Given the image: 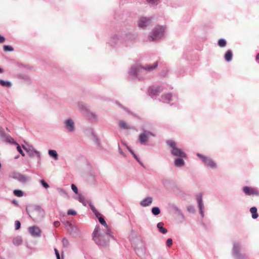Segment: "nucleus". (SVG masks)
<instances>
[{
  "mask_svg": "<svg viewBox=\"0 0 259 259\" xmlns=\"http://www.w3.org/2000/svg\"><path fill=\"white\" fill-rule=\"evenodd\" d=\"M100 227L96 226L93 233V239L97 245L104 247L108 244L109 241V236H111V233L109 235H107L106 231L103 234L100 233Z\"/></svg>",
  "mask_w": 259,
  "mask_h": 259,
  "instance_id": "obj_1",
  "label": "nucleus"
},
{
  "mask_svg": "<svg viewBox=\"0 0 259 259\" xmlns=\"http://www.w3.org/2000/svg\"><path fill=\"white\" fill-rule=\"evenodd\" d=\"M232 255L234 259H249L245 254L241 253L240 245L237 242L233 243Z\"/></svg>",
  "mask_w": 259,
  "mask_h": 259,
  "instance_id": "obj_2",
  "label": "nucleus"
},
{
  "mask_svg": "<svg viewBox=\"0 0 259 259\" xmlns=\"http://www.w3.org/2000/svg\"><path fill=\"white\" fill-rule=\"evenodd\" d=\"M44 211L39 206H36L29 214L30 217L35 222H38L41 220L44 217Z\"/></svg>",
  "mask_w": 259,
  "mask_h": 259,
  "instance_id": "obj_3",
  "label": "nucleus"
},
{
  "mask_svg": "<svg viewBox=\"0 0 259 259\" xmlns=\"http://www.w3.org/2000/svg\"><path fill=\"white\" fill-rule=\"evenodd\" d=\"M167 144L172 149L171 150V154L178 157H186V154L182 150L176 147V143L171 140L167 141Z\"/></svg>",
  "mask_w": 259,
  "mask_h": 259,
  "instance_id": "obj_4",
  "label": "nucleus"
},
{
  "mask_svg": "<svg viewBox=\"0 0 259 259\" xmlns=\"http://www.w3.org/2000/svg\"><path fill=\"white\" fill-rule=\"evenodd\" d=\"M10 177L17 180L22 184H25L31 181V177L19 172H14L10 174Z\"/></svg>",
  "mask_w": 259,
  "mask_h": 259,
  "instance_id": "obj_5",
  "label": "nucleus"
},
{
  "mask_svg": "<svg viewBox=\"0 0 259 259\" xmlns=\"http://www.w3.org/2000/svg\"><path fill=\"white\" fill-rule=\"evenodd\" d=\"M151 136L152 137L156 136L155 134L147 130H144V132L139 135L138 141L141 145H147L149 137Z\"/></svg>",
  "mask_w": 259,
  "mask_h": 259,
  "instance_id": "obj_6",
  "label": "nucleus"
},
{
  "mask_svg": "<svg viewBox=\"0 0 259 259\" xmlns=\"http://www.w3.org/2000/svg\"><path fill=\"white\" fill-rule=\"evenodd\" d=\"M165 30V28L163 26H158L151 33L149 37L150 41L154 40L157 38H160L163 36Z\"/></svg>",
  "mask_w": 259,
  "mask_h": 259,
  "instance_id": "obj_7",
  "label": "nucleus"
},
{
  "mask_svg": "<svg viewBox=\"0 0 259 259\" xmlns=\"http://www.w3.org/2000/svg\"><path fill=\"white\" fill-rule=\"evenodd\" d=\"M22 147L24 150L27 152L30 157H34V156H36L38 160L40 159V152L36 150L32 146L28 145L27 146H24L23 145Z\"/></svg>",
  "mask_w": 259,
  "mask_h": 259,
  "instance_id": "obj_8",
  "label": "nucleus"
},
{
  "mask_svg": "<svg viewBox=\"0 0 259 259\" xmlns=\"http://www.w3.org/2000/svg\"><path fill=\"white\" fill-rule=\"evenodd\" d=\"M197 155L204 162L207 166L209 168H215L217 165L210 158L203 156L199 153H197Z\"/></svg>",
  "mask_w": 259,
  "mask_h": 259,
  "instance_id": "obj_9",
  "label": "nucleus"
},
{
  "mask_svg": "<svg viewBox=\"0 0 259 259\" xmlns=\"http://www.w3.org/2000/svg\"><path fill=\"white\" fill-rule=\"evenodd\" d=\"M65 128L69 133H73L75 130L74 121L71 118H68L64 121Z\"/></svg>",
  "mask_w": 259,
  "mask_h": 259,
  "instance_id": "obj_10",
  "label": "nucleus"
},
{
  "mask_svg": "<svg viewBox=\"0 0 259 259\" xmlns=\"http://www.w3.org/2000/svg\"><path fill=\"white\" fill-rule=\"evenodd\" d=\"M29 232L30 235L34 237H39L41 236V231L40 229L37 226H31L29 228Z\"/></svg>",
  "mask_w": 259,
  "mask_h": 259,
  "instance_id": "obj_11",
  "label": "nucleus"
},
{
  "mask_svg": "<svg viewBox=\"0 0 259 259\" xmlns=\"http://www.w3.org/2000/svg\"><path fill=\"white\" fill-rule=\"evenodd\" d=\"M243 191L247 195H259V192L255 189L248 186L243 187Z\"/></svg>",
  "mask_w": 259,
  "mask_h": 259,
  "instance_id": "obj_12",
  "label": "nucleus"
},
{
  "mask_svg": "<svg viewBox=\"0 0 259 259\" xmlns=\"http://www.w3.org/2000/svg\"><path fill=\"white\" fill-rule=\"evenodd\" d=\"M151 20L146 17H142L140 18L138 26L141 28H144L151 23Z\"/></svg>",
  "mask_w": 259,
  "mask_h": 259,
  "instance_id": "obj_13",
  "label": "nucleus"
},
{
  "mask_svg": "<svg viewBox=\"0 0 259 259\" xmlns=\"http://www.w3.org/2000/svg\"><path fill=\"white\" fill-rule=\"evenodd\" d=\"M153 202V198L152 197H147L140 201V204L143 207H147L150 206Z\"/></svg>",
  "mask_w": 259,
  "mask_h": 259,
  "instance_id": "obj_14",
  "label": "nucleus"
},
{
  "mask_svg": "<svg viewBox=\"0 0 259 259\" xmlns=\"http://www.w3.org/2000/svg\"><path fill=\"white\" fill-rule=\"evenodd\" d=\"M96 216L98 218V219H99V222L102 225H103L104 227H106V233L107 235H109L110 233H111V231L110 230V229L108 228V226L107 225V223L106 222H105V220L103 218L101 217H99L98 215H100V214L97 213H96Z\"/></svg>",
  "mask_w": 259,
  "mask_h": 259,
  "instance_id": "obj_15",
  "label": "nucleus"
},
{
  "mask_svg": "<svg viewBox=\"0 0 259 259\" xmlns=\"http://www.w3.org/2000/svg\"><path fill=\"white\" fill-rule=\"evenodd\" d=\"M86 118L91 122H95L98 121L97 114H86Z\"/></svg>",
  "mask_w": 259,
  "mask_h": 259,
  "instance_id": "obj_16",
  "label": "nucleus"
},
{
  "mask_svg": "<svg viewBox=\"0 0 259 259\" xmlns=\"http://www.w3.org/2000/svg\"><path fill=\"white\" fill-rule=\"evenodd\" d=\"M118 125L119 127L124 130H128L131 129L132 127L127 124L124 121L122 120H120L118 121Z\"/></svg>",
  "mask_w": 259,
  "mask_h": 259,
  "instance_id": "obj_17",
  "label": "nucleus"
},
{
  "mask_svg": "<svg viewBox=\"0 0 259 259\" xmlns=\"http://www.w3.org/2000/svg\"><path fill=\"white\" fill-rule=\"evenodd\" d=\"M182 158V157H179L175 159L174 163L176 166L182 167L184 165L185 162Z\"/></svg>",
  "mask_w": 259,
  "mask_h": 259,
  "instance_id": "obj_18",
  "label": "nucleus"
},
{
  "mask_svg": "<svg viewBox=\"0 0 259 259\" xmlns=\"http://www.w3.org/2000/svg\"><path fill=\"white\" fill-rule=\"evenodd\" d=\"M164 224L162 222H159L157 225V227L158 228L159 231L162 234H166L167 232V230L166 228H164L163 226Z\"/></svg>",
  "mask_w": 259,
  "mask_h": 259,
  "instance_id": "obj_19",
  "label": "nucleus"
},
{
  "mask_svg": "<svg viewBox=\"0 0 259 259\" xmlns=\"http://www.w3.org/2000/svg\"><path fill=\"white\" fill-rule=\"evenodd\" d=\"M22 243V239L21 237L18 236L15 237L13 239V243L15 246H19Z\"/></svg>",
  "mask_w": 259,
  "mask_h": 259,
  "instance_id": "obj_20",
  "label": "nucleus"
},
{
  "mask_svg": "<svg viewBox=\"0 0 259 259\" xmlns=\"http://www.w3.org/2000/svg\"><path fill=\"white\" fill-rule=\"evenodd\" d=\"M171 208L175 213L180 215L183 219H184V216L182 211L177 206H176V205H172L171 206Z\"/></svg>",
  "mask_w": 259,
  "mask_h": 259,
  "instance_id": "obj_21",
  "label": "nucleus"
},
{
  "mask_svg": "<svg viewBox=\"0 0 259 259\" xmlns=\"http://www.w3.org/2000/svg\"><path fill=\"white\" fill-rule=\"evenodd\" d=\"M197 201H198L199 209H203L204 205H203V201H202V195L201 194L198 195L197 196Z\"/></svg>",
  "mask_w": 259,
  "mask_h": 259,
  "instance_id": "obj_22",
  "label": "nucleus"
},
{
  "mask_svg": "<svg viewBox=\"0 0 259 259\" xmlns=\"http://www.w3.org/2000/svg\"><path fill=\"white\" fill-rule=\"evenodd\" d=\"M233 54L231 50H228L225 55V60L227 62H230L232 59Z\"/></svg>",
  "mask_w": 259,
  "mask_h": 259,
  "instance_id": "obj_23",
  "label": "nucleus"
},
{
  "mask_svg": "<svg viewBox=\"0 0 259 259\" xmlns=\"http://www.w3.org/2000/svg\"><path fill=\"white\" fill-rule=\"evenodd\" d=\"M157 65H158V63H157V62H156L155 63H154L153 65L145 66L143 67V68L148 71H150L153 70L154 69H155L157 67Z\"/></svg>",
  "mask_w": 259,
  "mask_h": 259,
  "instance_id": "obj_24",
  "label": "nucleus"
},
{
  "mask_svg": "<svg viewBox=\"0 0 259 259\" xmlns=\"http://www.w3.org/2000/svg\"><path fill=\"white\" fill-rule=\"evenodd\" d=\"M49 155L54 158L55 160L58 159V155L56 151L54 150H49L48 151Z\"/></svg>",
  "mask_w": 259,
  "mask_h": 259,
  "instance_id": "obj_25",
  "label": "nucleus"
},
{
  "mask_svg": "<svg viewBox=\"0 0 259 259\" xmlns=\"http://www.w3.org/2000/svg\"><path fill=\"white\" fill-rule=\"evenodd\" d=\"M250 211L252 214V218L253 219H255L258 217V214L257 213V208L255 207H252L250 209Z\"/></svg>",
  "mask_w": 259,
  "mask_h": 259,
  "instance_id": "obj_26",
  "label": "nucleus"
},
{
  "mask_svg": "<svg viewBox=\"0 0 259 259\" xmlns=\"http://www.w3.org/2000/svg\"><path fill=\"white\" fill-rule=\"evenodd\" d=\"M3 138H5V140L9 143H13L14 144H17V143L16 142H15L14 140V139L10 136H7V135H5V136Z\"/></svg>",
  "mask_w": 259,
  "mask_h": 259,
  "instance_id": "obj_27",
  "label": "nucleus"
},
{
  "mask_svg": "<svg viewBox=\"0 0 259 259\" xmlns=\"http://www.w3.org/2000/svg\"><path fill=\"white\" fill-rule=\"evenodd\" d=\"M0 85L2 87H10L12 85L11 82L0 79Z\"/></svg>",
  "mask_w": 259,
  "mask_h": 259,
  "instance_id": "obj_28",
  "label": "nucleus"
},
{
  "mask_svg": "<svg viewBox=\"0 0 259 259\" xmlns=\"http://www.w3.org/2000/svg\"><path fill=\"white\" fill-rule=\"evenodd\" d=\"M13 194L17 197H22L24 195V192L18 189L14 190L13 191Z\"/></svg>",
  "mask_w": 259,
  "mask_h": 259,
  "instance_id": "obj_29",
  "label": "nucleus"
},
{
  "mask_svg": "<svg viewBox=\"0 0 259 259\" xmlns=\"http://www.w3.org/2000/svg\"><path fill=\"white\" fill-rule=\"evenodd\" d=\"M152 213L155 215H158L160 213V209L158 207H153L151 210Z\"/></svg>",
  "mask_w": 259,
  "mask_h": 259,
  "instance_id": "obj_30",
  "label": "nucleus"
},
{
  "mask_svg": "<svg viewBox=\"0 0 259 259\" xmlns=\"http://www.w3.org/2000/svg\"><path fill=\"white\" fill-rule=\"evenodd\" d=\"M171 95L170 94H166L162 96V99L166 101L169 102L171 99Z\"/></svg>",
  "mask_w": 259,
  "mask_h": 259,
  "instance_id": "obj_31",
  "label": "nucleus"
},
{
  "mask_svg": "<svg viewBox=\"0 0 259 259\" xmlns=\"http://www.w3.org/2000/svg\"><path fill=\"white\" fill-rule=\"evenodd\" d=\"M70 229L71 232L75 233L76 235L80 234V231L77 227L72 226Z\"/></svg>",
  "mask_w": 259,
  "mask_h": 259,
  "instance_id": "obj_32",
  "label": "nucleus"
},
{
  "mask_svg": "<svg viewBox=\"0 0 259 259\" xmlns=\"http://www.w3.org/2000/svg\"><path fill=\"white\" fill-rule=\"evenodd\" d=\"M226 41L224 39H220L219 41H218V45L220 47H224L226 46Z\"/></svg>",
  "mask_w": 259,
  "mask_h": 259,
  "instance_id": "obj_33",
  "label": "nucleus"
},
{
  "mask_svg": "<svg viewBox=\"0 0 259 259\" xmlns=\"http://www.w3.org/2000/svg\"><path fill=\"white\" fill-rule=\"evenodd\" d=\"M62 244L64 247L67 248L69 245V242L67 238H64L62 240Z\"/></svg>",
  "mask_w": 259,
  "mask_h": 259,
  "instance_id": "obj_34",
  "label": "nucleus"
},
{
  "mask_svg": "<svg viewBox=\"0 0 259 259\" xmlns=\"http://www.w3.org/2000/svg\"><path fill=\"white\" fill-rule=\"evenodd\" d=\"M4 50L5 52H11L14 50L13 48L10 46H4Z\"/></svg>",
  "mask_w": 259,
  "mask_h": 259,
  "instance_id": "obj_35",
  "label": "nucleus"
},
{
  "mask_svg": "<svg viewBox=\"0 0 259 259\" xmlns=\"http://www.w3.org/2000/svg\"><path fill=\"white\" fill-rule=\"evenodd\" d=\"M40 183L45 189H48L49 188V184L44 180H41L40 181Z\"/></svg>",
  "mask_w": 259,
  "mask_h": 259,
  "instance_id": "obj_36",
  "label": "nucleus"
},
{
  "mask_svg": "<svg viewBox=\"0 0 259 259\" xmlns=\"http://www.w3.org/2000/svg\"><path fill=\"white\" fill-rule=\"evenodd\" d=\"M78 201L82 203L84 206L86 205L85 202V198L83 196L79 195L78 197Z\"/></svg>",
  "mask_w": 259,
  "mask_h": 259,
  "instance_id": "obj_37",
  "label": "nucleus"
},
{
  "mask_svg": "<svg viewBox=\"0 0 259 259\" xmlns=\"http://www.w3.org/2000/svg\"><path fill=\"white\" fill-rule=\"evenodd\" d=\"M17 145V149L18 151L21 154L22 156H25V153L23 152L20 145L17 143V144H15Z\"/></svg>",
  "mask_w": 259,
  "mask_h": 259,
  "instance_id": "obj_38",
  "label": "nucleus"
},
{
  "mask_svg": "<svg viewBox=\"0 0 259 259\" xmlns=\"http://www.w3.org/2000/svg\"><path fill=\"white\" fill-rule=\"evenodd\" d=\"M67 214L75 215L76 214V211H75L73 209H69L67 211Z\"/></svg>",
  "mask_w": 259,
  "mask_h": 259,
  "instance_id": "obj_39",
  "label": "nucleus"
},
{
  "mask_svg": "<svg viewBox=\"0 0 259 259\" xmlns=\"http://www.w3.org/2000/svg\"><path fill=\"white\" fill-rule=\"evenodd\" d=\"M71 189L75 194L78 193V189H77V187L74 184L71 185Z\"/></svg>",
  "mask_w": 259,
  "mask_h": 259,
  "instance_id": "obj_40",
  "label": "nucleus"
},
{
  "mask_svg": "<svg viewBox=\"0 0 259 259\" xmlns=\"http://www.w3.org/2000/svg\"><path fill=\"white\" fill-rule=\"evenodd\" d=\"M130 153L133 155L134 157L140 163H141V162L140 161L139 158L137 156V155L134 153L133 151L132 150H130Z\"/></svg>",
  "mask_w": 259,
  "mask_h": 259,
  "instance_id": "obj_41",
  "label": "nucleus"
},
{
  "mask_svg": "<svg viewBox=\"0 0 259 259\" xmlns=\"http://www.w3.org/2000/svg\"><path fill=\"white\" fill-rule=\"evenodd\" d=\"M172 244V240L171 238H168L166 240V245L168 247H170Z\"/></svg>",
  "mask_w": 259,
  "mask_h": 259,
  "instance_id": "obj_42",
  "label": "nucleus"
},
{
  "mask_svg": "<svg viewBox=\"0 0 259 259\" xmlns=\"http://www.w3.org/2000/svg\"><path fill=\"white\" fill-rule=\"evenodd\" d=\"M15 229L16 230L19 229L20 228V226H21L20 222L19 221H15Z\"/></svg>",
  "mask_w": 259,
  "mask_h": 259,
  "instance_id": "obj_43",
  "label": "nucleus"
},
{
  "mask_svg": "<svg viewBox=\"0 0 259 259\" xmlns=\"http://www.w3.org/2000/svg\"><path fill=\"white\" fill-rule=\"evenodd\" d=\"M187 210L189 212H192V213L194 212V211H195L194 207L193 206H189L187 207Z\"/></svg>",
  "mask_w": 259,
  "mask_h": 259,
  "instance_id": "obj_44",
  "label": "nucleus"
},
{
  "mask_svg": "<svg viewBox=\"0 0 259 259\" xmlns=\"http://www.w3.org/2000/svg\"><path fill=\"white\" fill-rule=\"evenodd\" d=\"M65 227L67 229H71L72 227V224L69 222H66L65 224Z\"/></svg>",
  "mask_w": 259,
  "mask_h": 259,
  "instance_id": "obj_45",
  "label": "nucleus"
},
{
  "mask_svg": "<svg viewBox=\"0 0 259 259\" xmlns=\"http://www.w3.org/2000/svg\"><path fill=\"white\" fill-rule=\"evenodd\" d=\"M4 130L2 127H0V136L3 138L5 136Z\"/></svg>",
  "mask_w": 259,
  "mask_h": 259,
  "instance_id": "obj_46",
  "label": "nucleus"
},
{
  "mask_svg": "<svg viewBox=\"0 0 259 259\" xmlns=\"http://www.w3.org/2000/svg\"><path fill=\"white\" fill-rule=\"evenodd\" d=\"M118 152L119 153L122 155V156H123L124 157H126V155L122 151L121 148L120 147V146L118 145Z\"/></svg>",
  "mask_w": 259,
  "mask_h": 259,
  "instance_id": "obj_47",
  "label": "nucleus"
},
{
  "mask_svg": "<svg viewBox=\"0 0 259 259\" xmlns=\"http://www.w3.org/2000/svg\"><path fill=\"white\" fill-rule=\"evenodd\" d=\"M54 251L55 252V254H56L57 259H60V254H59L58 250L56 248H55Z\"/></svg>",
  "mask_w": 259,
  "mask_h": 259,
  "instance_id": "obj_48",
  "label": "nucleus"
},
{
  "mask_svg": "<svg viewBox=\"0 0 259 259\" xmlns=\"http://www.w3.org/2000/svg\"><path fill=\"white\" fill-rule=\"evenodd\" d=\"M58 190L59 192L61 194H66V192L63 189H58Z\"/></svg>",
  "mask_w": 259,
  "mask_h": 259,
  "instance_id": "obj_49",
  "label": "nucleus"
},
{
  "mask_svg": "<svg viewBox=\"0 0 259 259\" xmlns=\"http://www.w3.org/2000/svg\"><path fill=\"white\" fill-rule=\"evenodd\" d=\"M5 41V38L0 35V43H3Z\"/></svg>",
  "mask_w": 259,
  "mask_h": 259,
  "instance_id": "obj_50",
  "label": "nucleus"
},
{
  "mask_svg": "<svg viewBox=\"0 0 259 259\" xmlns=\"http://www.w3.org/2000/svg\"><path fill=\"white\" fill-rule=\"evenodd\" d=\"M60 222L59 221H55L54 223V226L56 227H58L60 225Z\"/></svg>",
  "mask_w": 259,
  "mask_h": 259,
  "instance_id": "obj_51",
  "label": "nucleus"
},
{
  "mask_svg": "<svg viewBox=\"0 0 259 259\" xmlns=\"http://www.w3.org/2000/svg\"><path fill=\"white\" fill-rule=\"evenodd\" d=\"M149 3H155V2H156L158 0H146Z\"/></svg>",
  "mask_w": 259,
  "mask_h": 259,
  "instance_id": "obj_52",
  "label": "nucleus"
},
{
  "mask_svg": "<svg viewBox=\"0 0 259 259\" xmlns=\"http://www.w3.org/2000/svg\"><path fill=\"white\" fill-rule=\"evenodd\" d=\"M200 215L202 217H204V212L203 211V209H199Z\"/></svg>",
  "mask_w": 259,
  "mask_h": 259,
  "instance_id": "obj_53",
  "label": "nucleus"
},
{
  "mask_svg": "<svg viewBox=\"0 0 259 259\" xmlns=\"http://www.w3.org/2000/svg\"><path fill=\"white\" fill-rule=\"evenodd\" d=\"M90 206H91V208H92V210H93L94 212H96V210L95 209V207H94V206H93V205H90ZM96 213H95V214H96Z\"/></svg>",
  "mask_w": 259,
  "mask_h": 259,
  "instance_id": "obj_54",
  "label": "nucleus"
},
{
  "mask_svg": "<svg viewBox=\"0 0 259 259\" xmlns=\"http://www.w3.org/2000/svg\"><path fill=\"white\" fill-rule=\"evenodd\" d=\"M124 145H125V146L126 147V148L127 149V150L130 151V150H131L130 149V148L126 144H125L124 143H123Z\"/></svg>",
  "mask_w": 259,
  "mask_h": 259,
  "instance_id": "obj_55",
  "label": "nucleus"
},
{
  "mask_svg": "<svg viewBox=\"0 0 259 259\" xmlns=\"http://www.w3.org/2000/svg\"><path fill=\"white\" fill-rule=\"evenodd\" d=\"M256 60H258V62L259 63V53H258L256 56Z\"/></svg>",
  "mask_w": 259,
  "mask_h": 259,
  "instance_id": "obj_56",
  "label": "nucleus"
},
{
  "mask_svg": "<svg viewBox=\"0 0 259 259\" xmlns=\"http://www.w3.org/2000/svg\"><path fill=\"white\" fill-rule=\"evenodd\" d=\"M93 182L96 183L97 182L96 179H95L94 177H92Z\"/></svg>",
  "mask_w": 259,
  "mask_h": 259,
  "instance_id": "obj_57",
  "label": "nucleus"
},
{
  "mask_svg": "<svg viewBox=\"0 0 259 259\" xmlns=\"http://www.w3.org/2000/svg\"><path fill=\"white\" fill-rule=\"evenodd\" d=\"M3 72V70L0 68V73H2Z\"/></svg>",
  "mask_w": 259,
  "mask_h": 259,
  "instance_id": "obj_58",
  "label": "nucleus"
},
{
  "mask_svg": "<svg viewBox=\"0 0 259 259\" xmlns=\"http://www.w3.org/2000/svg\"><path fill=\"white\" fill-rule=\"evenodd\" d=\"M13 203H16V201H15V200H14V201H13Z\"/></svg>",
  "mask_w": 259,
  "mask_h": 259,
  "instance_id": "obj_59",
  "label": "nucleus"
},
{
  "mask_svg": "<svg viewBox=\"0 0 259 259\" xmlns=\"http://www.w3.org/2000/svg\"><path fill=\"white\" fill-rule=\"evenodd\" d=\"M0 259H5L4 258H3L2 257H0Z\"/></svg>",
  "mask_w": 259,
  "mask_h": 259,
  "instance_id": "obj_60",
  "label": "nucleus"
},
{
  "mask_svg": "<svg viewBox=\"0 0 259 259\" xmlns=\"http://www.w3.org/2000/svg\"><path fill=\"white\" fill-rule=\"evenodd\" d=\"M7 130L9 132V130L8 128H7Z\"/></svg>",
  "mask_w": 259,
  "mask_h": 259,
  "instance_id": "obj_61",
  "label": "nucleus"
},
{
  "mask_svg": "<svg viewBox=\"0 0 259 259\" xmlns=\"http://www.w3.org/2000/svg\"><path fill=\"white\" fill-rule=\"evenodd\" d=\"M18 157H19V156H17L16 157V158H17Z\"/></svg>",
  "mask_w": 259,
  "mask_h": 259,
  "instance_id": "obj_62",
  "label": "nucleus"
}]
</instances>
